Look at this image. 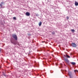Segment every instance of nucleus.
Segmentation results:
<instances>
[{"label":"nucleus","instance_id":"obj_11","mask_svg":"<svg viewBox=\"0 0 78 78\" xmlns=\"http://www.w3.org/2000/svg\"><path fill=\"white\" fill-rule=\"evenodd\" d=\"M71 64H72V65H75V63L74 62H72L71 63Z\"/></svg>","mask_w":78,"mask_h":78},{"label":"nucleus","instance_id":"obj_15","mask_svg":"<svg viewBox=\"0 0 78 78\" xmlns=\"http://www.w3.org/2000/svg\"><path fill=\"white\" fill-rule=\"evenodd\" d=\"M66 19H69V17H68V16H67L66 17Z\"/></svg>","mask_w":78,"mask_h":78},{"label":"nucleus","instance_id":"obj_1","mask_svg":"<svg viewBox=\"0 0 78 78\" xmlns=\"http://www.w3.org/2000/svg\"><path fill=\"white\" fill-rule=\"evenodd\" d=\"M63 59L66 62H69V60L67 59V58L66 57V55H64Z\"/></svg>","mask_w":78,"mask_h":78},{"label":"nucleus","instance_id":"obj_2","mask_svg":"<svg viewBox=\"0 0 78 78\" xmlns=\"http://www.w3.org/2000/svg\"><path fill=\"white\" fill-rule=\"evenodd\" d=\"M12 37L15 39V40L16 41H17V35L16 34H13L12 35Z\"/></svg>","mask_w":78,"mask_h":78},{"label":"nucleus","instance_id":"obj_3","mask_svg":"<svg viewBox=\"0 0 78 78\" xmlns=\"http://www.w3.org/2000/svg\"><path fill=\"white\" fill-rule=\"evenodd\" d=\"M71 46L73 47H76V44L75 43H73L71 44Z\"/></svg>","mask_w":78,"mask_h":78},{"label":"nucleus","instance_id":"obj_13","mask_svg":"<svg viewBox=\"0 0 78 78\" xmlns=\"http://www.w3.org/2000/svg\"><path fill=\"white\" fill-rule=\"evenodd\" d=\"M13 20H16V17H13Z\"/></svg>","mask_w":78,"mask_h":78},{"label":"nucleus","instance_id":"obj_10","mask_svg":"<svg viewBox=\"0 0 78 78\" xmlns=\"http://www.w3.org/2000/svg\"><path fill=\"white\" fill-rule=\"evenodd\" d=\"M4 3V2H1V4H0V6L1 7H2V4Z\"/></svg>","mask_w":78,"mask_h":78},{"label":"nucleus","instance_id":"obj_6","mask_svg":"<svg viewBox=\"0 0 78 78\" xmlns=\"http://www.w3.org/2000/svg\"><path fill=\"white\" fill-rule=\"evenodd\" d=\"M26 16H30V13H29V12H27L25 13Z\"/></svg>","mask_w":78,"mask_h":78},{"label":"nucleus","instance_id":"obj_4","mask_svg":"<svg viewBox=\"0 0 78 78\" xmlns=\"http://www.w3.org/2000/svg\"><path fill=\"white\" fill-rule=\"evenodd\" d=\"M68 74H69L70 78H71L72 77V76H73V74H72V72H68Z\"/></svg>","mask_w":78,"mask_h":78},{"label":"nucleus","instance_id":"obj_18","mask_svg":"<svg viewBox=\"0 0 78 78\" xmlns=\"http://www.w3.org/2000/svg\"><path fill=\"white\" fill-rule=\"evenodd\" d=\"M44 41H42L41 42H42V43H44Z\"/></svg>","mask_w":78,"mask_h":78},{"label":"nucleus","instance_id":"obj_12","mask_svg":"<svg viewBox=\"0 0 78 78\" xmlns=\"http://www.w3.org/2000/svg\"><path fill=\"white\" fill-rule=\"evenodd\" d=\"M78 72V70H74V72L75 73H76V72Z\"/></svg>","mask_w":78,"mask_h":78},{"label":"nucleus","instance_id":"obj_17","mask_svg":"<svg viewBox=\"0 0 78 78\" xmlns=\"http://www.w3.org/2000/svg\"><path fill=\"white\" fill-rule=\"evenodd\" d=\"M4 76H6L5 74H4Z\"/></svg>","mask_w":78,"mask_h":78},{"label":"nucleus","instance_id":"obj_5","mask_svg":"<svg viewBox=\"0 0 78 78\" xmlns=\"http://www.w3.org/2000/svg\"><path fill=\"white\" fill-rule=\"evenodd\" d=\"M10 42H11V43H12V44H14V45H16V44H17V42H13L12 41V40H10Z\"/></svg>","mask_w":78,"mask_h":78},{"label":"nucleus","instance_id":"obj_7","mask_svg":"<svg viewBox=\"0 0 78 78\" xmlns=\"http://www.w3.org/2000/svg\"><path fill=\"white\" fill-rule=\"evenodd\" d=\"M42 25V22H40V23H39V27H41Z\"/></svg>","mask_w":78,"mask_h":78},{"label":"nucleus","instance_id":"obj_9","mask_svg":"<svg viewBox=\"0 0 78 78\" xmlns=\"http://www.w3.org/2000/svg\"><path fill=\"white\" fill-rule=\"evenodd\" d=\"M66 58L67 57L68 58H70V57L67 55H66Z\"/></svg>","mask_w":78,"mask_h":78},{"label":"nucleus","instance_id":"obj_8","mask_svg":"<svg viewBox=\"0 0 78 78\" xmlns=\"http://www.w3.org/2000/svg\"><path fill=\"white\" fill-rule=\"evenodd\" d=\"M75 6H78V3L77 2H75Z\"/></svg>","mask_w":78,"mask_h":78},{"label":"nucleus","instance_id":"obj_16","mask_svg":"<svg viewBox=\"0 0 78 78\" xmlns=\"http://www.w3.org/2000/svg\"><path fill=\"white\" fill-rule=\"evenodd\" d=\"M55 34V32H53L52 33V34Z\"/></svg>","mask_w":78,"mask_h":78},{"label":"nucleus","instance_id":"obj_14","mask_svg":"<svg viewBox=\"0 0 78 78\" xmlns=\"http://www.w3.org/2000/svg\"><path fill=\"white\" fill-rule=\"evenodd\" d=\"M71 31H72V32H74L75 31V30L73 29H72L71 30Z\"/></svg>","mask_w":78,"mask_h":78},{"label":"nucleus","instance_id":"obj_20","mask_svg":"<svg viewBox=\"0 0 78 78\" xmlns=\"http://www.w3.org/2000/svg\"><path fill=\"white\" fill-rule=\"evenodd\" d=\"M1 51V50L0 49V52Z\"/></svg>","mask_w":78,"mask_h":78},{"label":"nucleus","instance_id":"obj_19","mask_svg":"<svg viewBox=\"0 0 78 78\" xmlns=\"http://www.w3.org/2000/svg\"><path fill=\"white\" fill-rule=\"evenodd\" d=\"M0 68H2V67H1V66H0Z\"/></svg>","mask_w":78,"mask_h":78}]
</instances>
